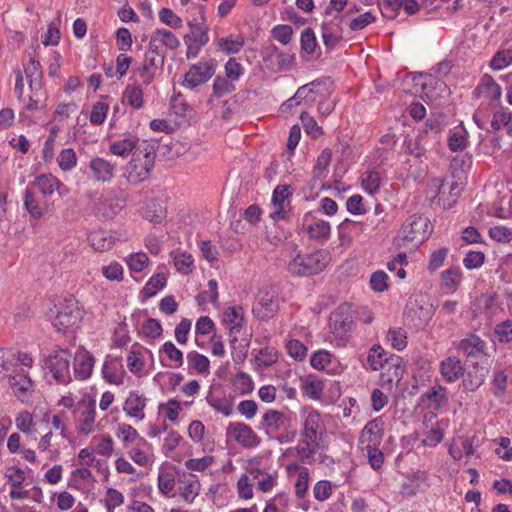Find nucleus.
<instances>
[{"label":"nucleus","instance_id":"nucleus-56","mask_svg":"<svg viewBox=\"0 0 512 512\" xmlns=\"http://www.w3.org/2000/svg\"><path fill=\"white\" fill-rule=\"evenodd\" d=\"M495 334L502 343L512 342V320H506L497 324Z\"/></svg>","mask_w":512,"mask_h":512},{"label":"nucleus","instance_id":"nucleus-31","mask_svg":"<svg viewBox=\"0 0 512 512\" xmlns=\"http://www.w3.org/2000/svg\"><path fill=\"white\" fill-rule=\"evenodd\" d=\"M285 416L277 410H268L263 415V425L267 433H276L284 427Z\"/></svg>","mask_w":512,"mask_h":512},{"label":"nucleus","instance_id":"nucleus-19","mask_svg":"<svg viewBox=\"0 0 512 512\" xmlns=\"http://www.w3.org/2000/svg\"><path fill=\"white\" fill-rule=\"evenodd\" d=\"M179 483L181 496L187 503H192L200 490V483L196 476L193 474H183L182 477H179Z\"/></svg>","mask_w":512,"mask_h":512},{"label":"nucleus","instance_id":"nucleus-15","mask_svg":"<svg viewBox=\"0 0 512 512\" xmlns=\"http://www.w3.org/2000/svg\"><path fill=\"white\" fill-rule=\"evenodd\" d=\"M94 357L85 349H78L74 355L73 373L78 380L88 379L93 370Z\"/></svg>","mask_w":512,"mask_h":512},{"label":"nucleus","instance_id":"nucleus-48","mask_svg":"<svg viewBox=\"0 0 512 512\" xmlns=\"http://www.w3.org/2000/svg\"><path fill=\"white\" fill-rule=\"evenodd\" d=\"M302 125L305 132L313 138L319 137L323 132L322 128L318 126L315 119L307 112H303L300 116Z\"/></svg>","mask_w":512,"mask_h":512},{"label":"nucleus","instance_id":"nucleus-17","mask_svg":"<svg viewBox=\"0 0 512 512\" xmlns=\"http://www.w3.org/2000/svg\"><path fill=\"white\" fill-rule=\"evenodd\" d=\"M341 18L334 17L331 21H325L322 24L321 36L324 45L328 49H333L342 39V28L340 26Z\"/></svg>","mask_w":512,"mask_h":512},{"label":"nucleus","instance_id":"nucleus-50","mask_svg":"<svg viewBox=\"0 0 512 512\" xmlns=\"http://www.w3.org/2000/svg\"><path fill=\"white\" fill-rule=\"evenodd\" d=\"M235 86L226 77H216L213 83V96L220 98L233 92Z\"/></svg>","mask_w":512,"mask_h":512},{"label":"nucleus","instance_id":"nucleus-5","mask_svg":"<svg viewBox=\"0 0 512 512\" xmlns=\"http://www.w3.org/2000/svg\"><path fill=\"white\" fill-rule=\"evenodd\" d=\"M71 353L62 348L52 351L45 360L47 369L53 378L60 384H67L72 380L70 371Z\"/></svg>","mask_w":512,"mask_h":512},{"label":"nucleus","instance_id":"nucleus-23","mask_svg":"<svg viewBox=\"0 0 512 512\" xmlns=\"http://www.w3.org/2000/svg\"><path fill=\"white\" fill-rule=\"evenodd\" d=\"M59 180L51 174H43L38 176L33 182H31L27 187L39 191L43 194L44 197L52 195L56 189L59 187Z\"/></svg>","mask_w":512,"mask_h":512},{"label":"nucleus","instance_id":"nucleus-43","mask_svg":"<svg viewBox=\"0 0 512 512\" xmlns=\"http://www.w3.org/2000/svg\"><path fill=\"white\" fill-rule=\"evenodd\" d=\"M166 283V277L163 273H158L151 277L143 288V293L146 297L154 296L159 290H161Z\"/></svg>","mask_w":512,"mask_h":512},{"label":"nucleus","instance_id":"nucleus-58","mask_svg":"<svg viewBox=\"0 0 512 512\" xmlns=\"http://www.w3.org/2000/svg\"><path fill=\"white\" fill-rule=\"evenodd\" d=\"M350 323L351 321L348 318H343L339 313H334L330 317V327L338 335L346 333Z\"/></svg>","mask_w":512,"mask_h":512},{"label":"nucleus","instance_id":"nucleus-52","mask_svg":"<svg viewBox=\"0 0 512 512\" xmlns=\"http://www.w3.org/2000/svg\"><path fill=\"white\" fill-rule=\"evenodd\" d=\"M207 401L209 405L212 406L217 412L222 413L225 416H229L233 412L232 402L225 397H208Z\"/></svg>","mask_w":512,"mask_h":512},{"label":"nucleus","instance_id":"nucleus-16","mask_svg":"<svg viewBox=\"0 0 512 512\" xmlns=\"http://www.w3.org/2000/svg\"><path fill=\"white\" fill-rule=\"evenodd\" d=\"M165 62V56L154 57L145 53V58L141 67L134 70L142 79V84L148 86L152 83L157 69H162Z\"/></svg>","mask_w":512,"mask_h":512},{"label":"nucleus","instance_id":"nucleus-33","mask_svg":"<svg viewBox=\"0 0 512 512\" xmlns=\"http://www.w3.org/2000/svg\"><path fill=\"white\" fill-rule=\"evenodd\" d=\"M137 142L138 140L132 137L118 140L110 145L109 151L114 155L125 157L128 156L134 149H137Z\"/></svg>","mask_w":512,"mask_h":512},{"label":"nucleus","instance_id":"nucleus-61","mask_svg":"<svg viewBox=\"0 0 512 512\" xmlns=\"http://www.w3.org/2000/svg\"><path fill=\"white\" fill-rule=\"evenodd\" d=\"M108 111V104L103 102H97L93 107L90 115V121L92 124L100 125L105 121Z\"/></svg>","mask_w":512,"mask_h":512},{"label":"nucleus","instance_id":"nucleus-25","mask_svg":"<svg viewBox=\"0 0 512 512\" xmlns=\"http://www.w3.org/2000/svg\"><path fill=\"white\" fill-rule=\"evenodd\" d=\"M146 398L136 393H130L127 397L123 410L131 417L138 418L139 420L144 419L143 410L146 406Z\"/></svg>","mask_w":512,"mask_h":512},{"label":"nucleus","instance_id":"nucleus-27","mask_svg":"<svg viewBox=\"0 0 512 512\" xmlns=\"http://www.w3.org/2000/svg\"><path fill=\"white\" fill-rule=\"evenodd\" d=\"M303 230L311 239L324 242L329 238L331 228L329 222L317 219L313 223L303 226Z\"/></svg>","mask_w":512,"mask_h":512},{"label":"nucleus","instance_id":"nucleus-42","mask_svg":"<svg viewBox=\"0 0 512 512\" xmlns=\"http://www.w3.org/2000/svg\"><path fill=\"white\" fill-rule=\"evenodd\" d=\"M153 33L155 36H157L156 40H159L162 46L166 47L167 49L175 50L180 45V42L177 39V37L168 30L157 29Z\"/></svg>","mask_w":512,"mask_h":512},{"label":"nucleus","instance_id":"nucleus-26","mask_svg":"<svg viewBox=\"0 0 512 512\" xmlns=\"http://www.w3.org/2000/svg\"><path fill=\"white\" fill-rule=\"evenodd\" d=\"M478 95L487 97L491 101H498L501 98V87L488 74H485L477 87Z\"/></svg>","mask_w":512,"mask_h":512},{"label":"nucleus","instance_id":"nucleus-24","mask_svg":"<svg viewBox=\"0 0 512 512\" xmlns=\"http://www.w3.org/2000/svg\"><path fill=\"white\" fill-rule=\"evenodd\" d=\"M361 437L362 442H367V445H378L383 437V422L379 419L368 422L362 431Z\"/></svg>","mask_w":512,"mask_h":512},{"label":"nucleus","instance_id":"nucleus-38","mask_svg":"<svg viewBox=\"0 0 512 512\" xmlns=\"http://www.w3.org/2000/svg\"><path fill=\"white\" fill-rule=\"evenodd\" d=\"M449 148L454 151H463L467 147V132L464 128H456L449 136Z\"/></svg>","mask_w":512,"mask_h":512},{"label":"nucleus","instance_id":"nucleus-54","mask_svg":"<svg viewBox=\"0 0 512 512\" xmlns=\"http://www.w3.org/2000/svg\"><path fill=\"white\" fill-rule=\"evenodd\" d=\"M62 170H71L77 162V157L73 149L67 148L61 151L57 159Z\"/></svg>","mask_w":512,"mask_h":512},{"label":"nucleus","instance_id":"nucleus-18","mask_svg":"<svg viewBox=\"0 0 512 512\" xmlns=\"http://www.w3.org/2000/svg\"><path fill=\"white\" fill-rule=\"evenodd\" d=\"M488 374L489 369L487 367L480 366L478 363L474 364L463 378V388L467 391H475L484 383Z\"/></svg>","mask_w":512,"mask_h":512},{"label":"nucleus","instance_id":"nucleus-37","mask_svg":"<svg viewBox=\"0 0 512 512\" xmlns=\"http://www.w3.org/2000/svg\"><path fill=\"white\" fill-rule=\"evenodd\" d=\"M187 361L190 367L200 374H204L209 371L210 362L208 358L196 351H191L187 354Z\"/></svg>","mask_w":512,"mask_h":512},{"label":"nucleus","instance_id":"nucleus-30","mask_svg":"<svg viewBox=\"0 0 512 512\" xmlns=\"http://www.w3.org/2000/svg\"><path fill=\"white\" fill-rule=\"evenodd\" d=\"M88 241L92 248L99 252L109 250L114 244V238L102 230L91 232L88 235Z\"/></svg>","mask_w":512,"mask_h":512},{"label":"nucleus","instance_id":"nucleus-21","mask_svg":"<svg viewBox=\"0 0 512 512\" xmlns=\"http://www.w3.org/2000/svg\"><path fill=\"white\" fill-rule=\"evenodd\" d=\"M422 399L427 402L428 408L439 410L448 403L446 388L435 385L422 395Z\"/></svg>","mask_w":512,"mask_h":512},{"label":"nucleus","instance_id":"nucleus-32","mask_svg":"<svg viewBox=\"0 0 512 512\" xmlns=\"http://www.w3.org/2000/svg\"><path fill=\"white\" fill-rule=\"evenodd\" d=\"M491 127L498 131L502 128L506 129L509 135L512 134V114L508 110L504 108H500L493 115V119L491 121Z\"/></svg>","mask_w":512,"mask_h":512},{"label":"nucleus","instance_id":"nucleus-47","mask_svg":"<svg viewBox=\"0 0 512 512\" xmlns=\"http://www.w3.org/2000/svg\"><path fill=\"white\" fill-rule=\"evenodd\" d=\"M512 63V50L498 51L490 61V67L494 70H501Z\"/></svg>","mask_w":512,"mask_h":512},{"label":"nucleus","instance_id":"nucleus-36","mask_svg":"<svg viewBox=\"0 0 512 512\" xmlns=\"http://www.w3.org/2000/svg\"><path fill=\"white\" fill-rule=\"evenodd\" d=\"M387 361L384 349L379 345H373L368 353L367 362L370 368L374 371L381 369Z\"/></svg>","mask_w":512,"mask_h":512},{"label":"nucleus","instance_id":"nucleus-44","mask_svg":"<svg viewBox=\"0 0 512 512\" xmlns=\"http://www.w3.org/2000/svg\"><path fill=\"white\" fill-rule=\"evenodd\" d=\"M332 158V152L330 149H324L316 160L313 172L315 177L318 179L324 177L325 171L329 166Z\"/></svg>","mask_w":512,"mask_h":512},{"label":"nucleus","instance_id":"nucleus-51","mask_svg":"<svg viewBox=\"0 0 512 512\" xmlns=\"http://www.w3.org/2000/svg\"><path fill=\"white\" fill-rule=\"evenodd\" d=\"M301 50L307 54H312L317 46L316 36L311 28H306L301 34Z\"/></svg>","mask_w":512,"mask_h":512},{"label":"nucleus","instance_id":"nucleus-49","mask_svg":"<svg viewBox=\"0 0 512 512\" xmlns=\"http://www.w3.org/2000/svg\"><path fill=\"white\" fill-rule=\"evenodd\" d=\"M387 339L397 350H403L407 346V335L402 328L390 329L387 334Z\"/></svg>","mask_w":512,"mask_h":512},{"label":"nucleus","instance_id":"nucleus-55","mask_svg":"<svg viewBox=\"0 0 512 512\" xmlns=\"http://www.w3.org/2000/svg\"><path fill=\"white\" fill-rule=\"evenodd\" d=\"M356 223L352 220L345 219L338 226V236L340 240L341 246L350 245L352 242V237L350 236V231L352 227H354Z\"/></svg>","mask_w":512,"mask_h":512},{"label":"nucleus","instance_id":"nucleus-7","mask_svg":"<svg viewBox=\"0 0 512 512\" xmlns=\"http://www.w3.org/2000/svg\"><path fill=\"white\" fill-rule=\"evenodd\" d=\"M82 319V311L74 299L66 300L60 306L54 318L53 325L58 331L66 332L78 326Z\"/></svg>","mask_w":512,"mask_h":512},{"label":"nucleus","instance_id":"nucleus-59","mask_svg":"<svg viewBox=\"0 0 512 512\" xmlns=\"http://www.w3.org/2000/svg\"><path fill=\"white\" fill-rule=\"evenodd\" d=\"M401 0H383L380 4V10L384 17L394 19L397 12L401 9Z\"/></svg>","mask_w":512,"mask_h":512},{"label":"nucleus","instance_id":"nucleus-41","mask_svg":"<svg viewBox=\"0 0 512 512\" xmlns=\"http://www.w3.org/2000/svg\"><path fill=\"white\" fill-rule=\"evenodd\" d=\"M14 360L12 362V371L17 373H27L25 368H31L33 364L32 358L27 353L12 351Z\"/></svg>","mask_w":512,"mask_h":512},{"label":"nucleus","instance_id":"nucleus-29","mask_svg":"<svg viewBox=\"0 0 512 512\" xmlns=\"http://www.w3.org/2000/svg\"><path fill=\"white\" fill-rule=\"evenodd\" d=\"M188 26L190 28L191 35L184 36L186 44H188V42H193L194 44L204 46L208 43V28L205 25L196 23L195 21H189Z\"/></svg>","mask_w":512,"mask_h":512},{"label":"nucleus","instance_id":"nucleus-46","mask_svg":"<svg viewBox=\"0 0 512 512\" xmlns=\"http://www.w3.org/2000/svg\"><path fill=\"white\" fill-rule=\"evenodd\" d=\"M362 187L369 194L375 193L380 187V175L377 171H368L362 176Z\"/></svg>","mask_w":512,"mask_h":512},{"label":"nucleus","instance_id":"nucleus-20","mask_svg":"<svg viewBox=\"0 0 512 512\" xmlns=\"http://www.w3.org/2000/svg\"><path fill=\"white\" fill-rule=\"evenodd\" d=\"M96 416L95 401H89L83 405V409L79 414V433L89 435L94 430Z\"/></svg>","mask_w":512,"mask_h":512},{"label":"nucleus","instance_id":"nucleus-10","mask_svg":"<svg viewBox=\"0 0 512 512\" xmlns=\"http://www.w3.org/2000/svg\"><path fill=\"white\" fill-rule=\"evenodd\" d=\"M432 312L428 305L421 304L418 300H410L406 305L405 318L415 328L424 327L431 319Z\"/></svg>","mask_w":512,"mask_h":512},{"label":"nucleus","instance_id":"nucleus-22","mask_svg":"<svg viewBox=\"0 0 512 512\" xmlns=\"http://www.w3.org/2000/svg\"><path fill=\"white\" fill-rule=\"evenodd\" d=\"M440 370L447 382H455L464 376V369L461 361L456 357H448L441 362Z\"/></svg>","mask_w":512,"mask_h":512},{"label":"nucleus","instance_id":"nucleus-2","mask_svg":"<svg viewBox=\"0 0 512 512\" xmlns=\"http://www.w3.org/2000/svg\"><path fill=\"white\" fill-rule=\"evenodd\" d=\"M330 254L326 250L312 253L298 252L287 264V271L296 277H309L320 273L329 263Z\"/></svg>","mask_w":512,"mask_h":512},{"label":"nucleus","instance_id":"nucleus-45","mask_svg":"<svg viewBox=\"0 0 512 512\" xmlns=\"http://www.w3.org/2000/svg\"><path fill=\"white\" fill-rule=\"evenodd\" d=\"M117 436L122 439L125 445L131 444L138 439L144 442V439L139 437L137 430L128 424L119 425Z\"/></svg>","mask_w":512,"mask_h":512},{"label":"nucleus","instance_id":"nucleus-11","mask_svg":"<svg viewBox=\"0 0 512 512\" xmlns=\"http://www.w3.org/2000/svg\"><path fill=\"white\" fill-rule=\"evenodd\" d=\"M457 349L462 352L467 359L487 356L486 342L473 333L468 334L465 338L461 339L457 345Z\"/></svg>","mask_w":512,"mask_h":512},{"label":"nucleus","instance_id":"nucleus-64","mask_svg":"<svg viewBox=\"0 0 512 512\" xmlns=\"http://www.w3.org/2000/svg\"><path fill=\"white\" fill-rule=\"evenodd\" d=\"M175 486V478L172 473L161 472L158 476V488L161 493L167 495Z\"/></svg>","mask_w":512,"mask_h":512},{"label":"nucleus","instance_id":"nucleus-8","mask_svg":"<svg viewBox=\"0 0 512 512\" xmlns=\"http://www.w3.org/2000/svg\"><path fill=\"white\" fill-rule=\"evenodd\" d=\"M226 434L244 448H254L261 442L256 432L243 422H230Z\"/></svg>","mask_w":512,"mask_h":512},{"label":"nucleus","instance_id":"nucleus-57","mask_svg":"<svg viewBox=\"0 0 512 512\" xmlns=\"http://www.w3.org/2000/svg\"><path fill=\"white\" fill-rule=\"evenodd\" d=\"M489 236L500 243H509L512 239V230L505 226H494L489 229Z\"/></svg>","mask_w":512,"mask_h":512},{"label":"nucleus","instance_id":"nucleus-62","mask_svg":"<svg viewBox=\"0 0 512 512\" xmlns=\"http://www.w3.org/2000/svg\"><path fill=\"white\" fill-rule=\"evenodd\" d=\"M288 354L296 360H302L306 356L307 348L299 340L292 339L287 345Z\"/></svg>","mask_w":512,"mask_h":512},{"label":"nucleus","instance_id":"nucleus-12","mask_svg":"<svg viewBox=\"0 0 512 512\" xmlns=\"http://www.w3.org/2000/svg\"><path fill=\"white\" fill-rule=\"evenodd\" d=\"M9 383L14 395L22 402H27L33 391V381L27 373L10 372Z\"/></svg>","mask_w":512,"mask_h":512},{"label":"nucleus","instance_id":"nucleus-1","mask_svg":"<svg viewBox=\"0 0 512 512\" xmlns=\"http://www.w3.org/2000/svg\"><path fill=\"white\" fill-rule=\"evenodd\" d=\"M156 148L154 143L143 141L133 153V158L125 167L124 176L131 185H137L150 176L154 167Z\"/></svg>","mask_w":512,"mask_h":512},{"label":"nucleus","instance_id":"nucleus-28","mask_svg":"<svg viewBox=\"0 0 512 512\" xmlns=\"http://www.w3.org/2000/svg\"><path fill=\"white\" fill-rule=\"evenodd\" d=\"M249 475L254 484L256 483L258 489L262 492H269L275 486L276 475L269 474L258 468L250 469Z\"/></svg>","mask_w":512,"mask_h":512},{"label":"nucleus","instance_id":"nucleus-63","mask_svg":"<svg viewBox=\"0 0 512 512\" xmlns=\"http://www.w3.org/2000/svg\"><path fill=\"white\" fill-rule=\"evenodd\" d=\"M225 74L230 81H236L243 74V67L235 58H230L225 64Z\"/></svg>","mask_w":512,"mask_h":512},{"label":"nucleus","instance_id":"nucleus-9","mask_svg":"<svg viewBox=\"0 0 512 512\" xmlns=\"http://www.w3.org/2000/svg\"><path fill=\"white\" fill-rule=\"evenodd\" d=\"M213 65L207 62H200L191 66L184 76L183 86L194 89L206 83L214 75Z\"/></svg>","mask_w":512,"mask_h":512},{"label":"nucleus","instance_id":"nucleus-40","mask_svg":"<svg viewBox=\"0 0 512 512\" xmlns=\"http://www.w3.org/2000/svg\"><path fill=\"white\" fill-rule=\"evenodd\" d=\"M217 45L222 52L227 54L238 53L244 46V38L238 37L236 39L231 38H220L217 40Z\"/></svg>","mask_w":512,"mask_h":512},{"label":"nucleus","instance_id":"nucleus-60","mask_svg":"<svg viewBox=\"0 0 512 512\" xmlns=\"http://www.w3.org/2000/svg\"><path fill=\"white\" fill-rule=\"evenodd\" d=\"M160 20L166 25L178 29L182 26V20L171 9L162 8L159 11Z\"/></svg>","mask_w":512,"mask_h":512},{"label":"nucleus","instance_id":"nucleus-4","mask_svg":"<svg viewBox=\"0 0 512 512\" xmlns=\"http://www.w3.org/2000/svg\"><path fill=\"white\" fill-rule=\"evenodd\" d=\"M432 226L427 217L423 215H413L403 224L400 231L402 240L413 246H418L430 236Z\"/></svg>","mask_w":512,"mask_h":512},{"label":"nucleus","instance_id":"nucleus-3","mask_svg":"<svg viewBox=\"0 0 512 512\" xmlns=\"http://www.w3.org/2000/svg\"><path fill=\"white\" fill-rule=\"evenodd\" d=\"M323 424L320 414L310 412L304 422V428L301 432L302 439L297 446V453L301 460L309 459L320 449L319 440L321 439Z\"/></svg>","mask_w":512,"mask_h":512},{"label":"nucleus","instance_id":"nucleus-39","mask_svg":"<svg viewBox=\"0 0 512 512\" xmlns=\"http://www.w3.org/2000/svg\"><path fill=\"white\" fill-rule=\"evenodd\" d=\"M224 321L232 325L231 331H239L244 322L243 308L241 306H233L228 308L225 312Z\"/></svg>","mask_w":512,"mask_h":512},{"label":"nucleus","instance_id":"nucleus-35","mask_svg":"<svg viewBox=\"0 0 512 512\" xmlns=\"http://www.w3.org/2000/svg\"><path fill=\"white\" fill-rule=\"evenodd\" d=\"M24 207L34 219H40L43 216V210L35 197V192L28 187L24 194Z\"/></svg>","mask_w":512,"mask_h":512},{"label":"nucleus","instance_id":"nucleus-6","mask_svg":"<svg viewBox=\"0 0 512 512\" xmlns=\"http://www.w3.org/2000/svg\"><path fill=\"white\" fill-rule=\"evenodd\" d=\"M279 309V297L272 287L262 288L253 305V314L259 320L265 321L272 318Z\"/></svg>","mask_w":512,"mask_h":512},{"label":"nucleus","instance_id":"nucleus-53","mask_svg":"<svg viewBox=\"0 0 512 512\" xmlns=\"http://www.w3.org/2000/svg\"><path fill=\"white\" fill-rule=\"evenodd\" d=\"M460 271L458 269H447L442 272L441 278L443 285L450 289L451 291H455L460 283Z\"/></svg>","mask_w":512,"mask_h":512},{"label":"nucleus","instance_id":"nucleus-14","mask_svg":"<svg viewBox=\"0 0 512 512\" xmlns=\"http://www.w3.org/2000/svg\"><path fill=\"white\" fill-rule=\"evenodd\" d=\"M117 164L102 157L92 158L89 162V169L94 180L98 182H110L115 174Z\"/></svg>","mask_w":512,"mask_h":512},{"label":"nucleus","instance_id":"nucleus-34","mask_svg":"<svg viewBox=\"0 0 512 512\" xmlns=\"http://www.w3.org/2000/svg\"><path fill=\"white\" fill-rule=\"evenodd\" d=\"M123 101L134 109L143 106V90L140 86L128 85L123 93Z\"/></svg>","mask_w":512,"mask_h":512},{"label":"nucleus","instance_id":"nucleus-13","mask_svg":"<svg viewBox=\"0 0 512 512\" xmlns=\"http://www.w3.org/2000/svg\"><path fill=\"white\" fill-rule=\"evenodd\" d=\"M289 195L290 192L288 186L278 185L274 189L272 196V205L274 207V210L270 214V217L274 221L283 220L287 217V208L290 206V203L288 201Z\"/></svg>","mask_w":512,"mask_h":512}]
</instances>
